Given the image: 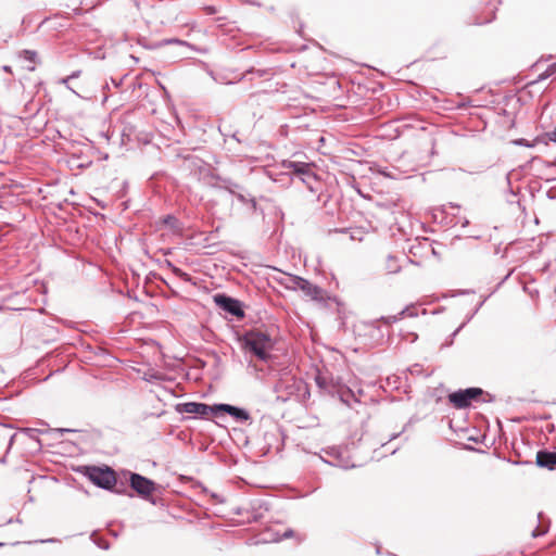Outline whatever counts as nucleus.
Wrapping results in <instances>:
<instances>
[{"label": "nucleus", "instance_id": "f257e3e1", "mask_svg": "<svg viewBox=\"0 0 556 556\" xmlns=\"http://www.w3.org/2000/svg\"><path fill=\"white\" fill-rule=\"evenodd\" d=\"M242 346L260 361L266 362L270 357L269 351L273 348V341L268 333L260 330H251L243 336Z\"/></svg>", "mask_w": 556, "mask_h": 556}, {"label": "nucleus", "instance_id": "f03ea898", "mask_svg": "<svg viewBox=\"0 0 556 556\" xmlns=\"http://www.w3.org/2000/svg\"><path fill=\"white\" fill-rule=\"evenodd\" d=\"M84 475L98 488L112 490L116 484L115 471L108 467L86 466Z\"/></svg>", "mask_w": 556, "mask_h": 556}, {"label": "nucleus", "instance_id": "7ed1b4c3", "mask_svg": "<svg viewBox=\"0 0 556 556\" xmlns=\"http://www.w3.org/2000/svg\"><path fill=\"white\" fill-rule=\"evenodd\" d=\"M482 394L483 390L480 388H467L450 393L448 401L456 408H466L471 401L477 400Z\"/></svg>", "mask_w": 556, "mask_h": 556}, {"label": "nucleus", "instance_id": "20e7f679", "mask_svg": "<svg viewBox=\"0 0 556 556\" xmlns=\"http://www.w3.org/2000/svg\"><path fill=\"white\" fill-rule=\"evenodd\" d=\"M214 303L228 313L229 315L237 317V318H243L244 317V311L242 302L239 300L231 298L225 293H217L214 295Z\"/></svg>", "mask_w": 556, "mask_h": 556}, {"label": "nucleus", "instance_id": "39448f33", "mask_svg": "<svg viewBox=\"0 0 556 556\" xmlns=\"http://www.w3.org/2000/svg\"><path fill=\"white\" fill-rule=\"evenodd\" d=\"M176 412L197 415L201 418H207L211 414L217 415L215 404L208 405L200 402L179 403L176 405Z\"/></svg>", "mask_w": 556, "mask_h": 556}, {"label": "nucleus", "instance_id": "423d86ee", "mask_svg": "<svg viewBox=\"0 0 556 556\" xmlns=\"http://www.w3.org/2000/svg\"><path fill=\"white\" fill-rule=\"evenodd\" d=\"M129 484L143 498H148L156 489L154 481L136 472L129 473Z\"/></svg>", "mask_w": 556, "mask_h": 556}, {"label": "nucleus", "instance_id": "0eeeda50", "mask_svg": "<svg viewBox=\"0 0 556 556\" xmlns=\"http://www.w3.org/2000/svg\"><path fill=\"white\" fill-rule=\"evenodd\" d=\"M321 452H324L326 455L331 457V460H326L320 456V458L325 463H327L331 466L343 468V469H349V468L355 467L354 464H351L350 460L346 457H344L343 450L339 446H331V447L323 448Z\"/></svg>", "mask_w": 556, "mask_h": 556}, {"label": "nucleus", "instance_id": "6e6552de", "mask_svg": "<svg viewBox=\"0 0 556 556\" xmlns=\"http://www.w3.org/2000/svg\"><path fill=\"white\" fill-rule=\"evenodd\" d=\"M298 287L299 290L302 291L304 295L311 300L316 302H325L326 291L323 288L312 283L307 279L303 278V280H298Z\"/></svg>", "mask_w": 556, "mask_h": 556}, {"label": "nucleus", "instance_id": "1a4fd4ad", "mask_svg": "<svg viewBox=\"0 0 556 556\" xmlns=\"http://www.w3.org/2000/svg\"><path fill=\"white\" fill-rule=\"evenodd\" d=\"M215 409L217 414L226 413L238 422H245L251 419L250 413L247 409L230 404H215Z\"/></svg>", "mask_w": 556, "mask_h": 556}, {"label": "nucleus", "instance_id": "9d476101", "mask_svg": "<svg viewBox=\"0 0 556 556\" xmlns=\"http://www.w3.org/2000/svg\"><path fill=\"white\" fill-rule=\"evenodd\" d=\"M536 465L542 468L553 470L556 468V452L546 450L539 451L536 454Z\"/></svg>", "mask_w": 556, "mask_h": 556}, {"label": "nucleus", "instance_id": "9b49d317", "mask_svg": "<svg viewBox=\"0 0 556 556\" xmlns=\"http://www.w3.org/2000/svg\"><path fill=\"white\" fill-rule=\"evenodd\" d=\"M216 179L218 182L213 185L214 188L227 190L233 195L237 191L243 189L241 185L235 182L230 178L217 176Z\"/></svg>", "mask_w": 556, "mask_h": 556}, {"label": "nucleus", "instance_id": "f8f14e48", "mask_svg": "<svg viewBox=\"0 0 556 556\" xmlns=\"http://www.w3.org/2000/svg\"><path fill=\"white\" fill-rule=\"evenodd\" d=\"M308 166V163L294 161H283L281 164V167L286 170V173L294 177H298V175H300V172L306 170Z\"/></svg>", "mask_w": 556, "mask_h": 556}, {"label": "nucleus", "instance_id": "ddd939ff", "mask_svg": "<svg viewBox=\"0 0 556 556\" xmlns=\"http://www.w3.org/2000/svg\"><path fill=\"white\" fill-rule=\"evenodd\" d=\"M303 184H305L311 190L313 189V182L316 181V175L314 174L311 165L304 172H300L298 177Z\"/></svg>", "mask_w": 556, "mask_h": 556}, {"label": "nucleus", "instance_id": "4468645a", "mask_svg": "<svg viewBox=\"0 0 556 556\" xmlns=\"http://www.w3.org/2000/svg\"><path fill=\"white\" fill-rule=\"evenodd\" d=\"M20 58H22L23 60L29 62L31 65L27 66V70L28 71H34L35 70V64L37 63V60H38V54L36 51L34 50H22L20 52Z\"/></svg>", "mask_w": 556, "mask_h": 556}, {"label": "nucleus", "instance_id": "2eb2a0df", "mask_svg": "<svg viewBox=\"0 0 556 556\" xmlns=\"http://www.w3.org/2000/svg\"><path fill=\"white\" fill-rule=\"evenodd\" d=\"M386 270L389 274H397L401 270L399 258L394 255H389L386 262Z\"/></svg>", "mask_w": 556, "mask_h": 556}, {"label": "nucleus", "instance_id": "dca6fc26", "mask_svg": "<svg viewBox=\"0 0 556 556\" xmlns=\"http://www.w3.org/2000/svg\"><path fill=\"white\" fill-rule=\"evenodd\" d=\"M235 197H236V198L238 199V201H240L241 203H243V204L249 203V204H251V207H252L253 210H255V208H256V201H255V199H254L253 197H251L250 194H245V193L243 192V189H242V190L237 191V192L235 193Z\"/></svg>", "mask_w": 556, "mask_h": 556}, {"label": "nucleus", "instance_id": "f3484780", "mask_svg": "<svg viewBox=\"0 0 556 556\" xmlns=\"http://www.w3.org/2000/svg\"><path fill=\"white\" fill-rule=\"evenodd\" d=\"M298 280H303V278L300 276L288 275L283 280H281V283L290 290H299Z\"/></svg>", "mask_w": 556, "mask_h": 556}, {"label": "nucleus", "instance_id": "a211bd4d", "mask_svg": "<svg viewBox=\"0 0 556 556\" xmlns=\"http://www.w3.org/2000/svg\"><path fill=\"white\" fill-rule=\"evenodd\" d=\"M185 163L188 166H194V167L199 168L200 170L206 169V164L202 160L194 157V156H187L185 159Z\"/></svg>", "mask_w": 556, "mask_h": 556}, {"label": "nucleus", "instance_id": "6ab92c4d", "mask_svg": "<svg viewBox=\"0 0 556 556\" xmlns=\"http://www.w3.org/2000/svg\"><path fill=\"white\" fill-rule=\"evenodd\" d=\"M167 266L172 269V271L174 273V275L180 279H182L184 281H190L191 280V277L189 274L185 273L182 269H180L179 267L173 265L172 263H167Z\"/></svg>", "mask_w": 556, "mask_h": 556}, {"label": "nucleus", "instance_id": "aec40b11", "mask_svg": "<svg viewBox=\"0 0 556 556\" xmlns=\"http://www.w3.org/2000/svg\"><path fill=\"white\" fill-rule=\"evenodd\" d=\"M408 313V307L402 309L399 314L396 315H392V316H388V317H381V320L384 323V324H392V323H396L397 320H400L404 315H406Z\"/></svg>", "mask_w": 556, "mask_h": 556}, {"label": "nucleus", "instance_id": "412c9836", "mask_svg": "<svg viewBox=\"0 0 556 556\" xmlns=\"http://www.w3.org/2000/svg\"><path fill=\"white\" fill-rule=\"evenodd\" d=\"M268 73L267 70H254V68H251L249 71H247L242 77L240 78V80H245L249 78V76H257V77H263L265 76L266 74Z\"/></svg>", "mask_w": 556, "mask_h": 556}, {"label": "nucleus", "instance_id": "4be33fe9", "mask_svg": "<svg viewBox=\"0 0 556 556\" xmlns=\"http://www.w3.org/2000/svg\"><path fill=\"white\" fill-rule=\"evenodd\" d=\"M554 74H556V62L548 65L547 68L542 74L539 75L538 81L544 80Z\"/></svg>", "mask_w": 556, "mask_h": 556}, {"label": "nucleus", "instance_id": "5701e85b", "mask_svg": "<svg viewBox=\"0 0 556 556\" xmlns=\"http://www.w3.org/2000/svg\"><path fill=\"white\" fill-rule=\"evenodd\" d=\"M16 437L15 433L9 435L5 428H0V440L1 441H5V440H9L8 442V448H7V453L9 452V450L11 448L12 444H13V441H14V438Z\"/></svg>", "mask_w": 556, "mask_h": 556}, {"label": "nucleus", "instance_id": "b1692460", "mask_svg": "<svg viewBox=\"0 0 556 556\" xmlns=\"http://www.w3.org/2000/svg\"><path fill=\"white\" fill-rule=\"evenodd\" d=\"M545 532H546V529H541L540 527H538V528H535V529L532 531V536H533V538H538V536L543 535Z\"/></svg>", "mask_w": 556, "mask_h": 556}, {"label": "nucleus", "instance_id": "393cba45", "mask_svg": "<svg viewBox=\"0 0 556 556\" xmlns=\"http://www.w3.org/2000/svg\"><path fill=\"white\" fill-rule=\"evenodd\" d=\"M70 81H71V79H70V77H68V76H67V77H64V78H62V79L60 80V83H61V84L65 85V86H66V88H68L71 91H73L75 94H77V96H78V93L70 87V85H68V83H70Z\"/></svg>", "mask_w": 556, "mask_h": 556}, {"label": "nucleus", "instance_id": "a878e982", "mask_svg": "<svg viewBox=\"0 0 556 556\" xmlns=\"http://www.w3.org/2000/svg\"><path fill=\"white\" fill-rule=\"evenodd\" d=\"M547 137L551 141L556 142V128L547 132Z\"/></svg>", "mask_w": 556, "mask_h": 556}, {"label": "nucleus", "instance_id": "bb28decb", "mask_svg": "<svg viewBox=\"0 0 556 556\" xmlns=\"http://www.w3.org/2000/svg\"><path fill=\"white\" fill-rule=\"evenodd\" d=\"M97 545H98L100 548H102V549H109V547H110V546H109V543H108V542H105V541H103V540L98 541V542H97Z\"/></svg>", "mask_w": 556, "mask_h": 556}, {"label": "nucleus", "instance_id": "cd10ccee", "mask_svg": "<svg viewBox=\"0 0 556 556\" xmlns=\"http://www.w3.org/2000/svg\"><path fill=\"white\" fill-rule=\"evenodd\" d=\"M164 43H177V45H185V41L180 40V39H168V40H164Z\"/></svg>", "mask_w": 556, "mask_h": 556}, {"label": "nucleus", "instance_id": "c85d7f7f", "mask_svg": "<svg viewBox=\"0 0 556 556\" xmlns=\"http://www.w3.org/2000/svg\"><path fill=\"white\" fill-rule=\"evenodd\" d=\"M515 143L519 146L532 147V144H530L526 139H518L515 141Z\"/></svg>", "mask_w": 556, "mask_h": 556}, {"label": "nucleus", "instance_id": "c756f323", "mask_svg": "<svg viewBox=\"0 0 556 556\" xmlns=\"http://www.w3.org/2000/svg\"><path fill=\"white\" fill-rule=\"evenodd\" d=\"M80 71H75L71 75H68L70 79L78 78L80 76Z\"/></svg>", "mask_w": 556, "mask_h": 556}, {"label": "nucleus", "instance_id": "7c9ffc66", "mask_svg": "<svg viewBox=\"0 0 556 556\" xmlns=\"http://www.w3.org/2000/svg\"><path fill=\"white\" fill-rule=\"evenodd\" d=\"M111 83L114 85V87L118 88L122 85L123 79L116 80L114 78H111Z\"/></svg>", "mask_w": 556, "mask_h": 556}, {"label": "nucleus", "instance_id": "2f4dec72", "mask_svg": "<svg viewBox=\"0 0 556 556\" xmlns=\"http://www.w3.org/2000/svg\"><path fill=\"white\" fill-rule=\"evenodd\" d=\"M292 534H293V531H292V530H287V531L283 533L282 538H283V539H288V538L292 536Z\"/></svg>", "mask_w": 556, "mask_h": 556}, {"label": "nucleus", "instance_id": "473e14b6", "mask_svg": "<svg viewBox=\"0 0 556 556\" xmlns=\"http://www.w3.org/2000/svg\"><path fill=\"white\" fill-rule=\"evenodd\" d=\"M2 70H3L4 72H7V73H11V66H9V65H4V66L2 67Z\"/></svg>", "mask_w": 556, "mask_h": 556}, {"label": "nucleus", "instance_id": "72a5a7b5", "mask_svg": "<svg viewBox=\"0 0 556 556\" xmlns=\"http://www.w3.org/2000/svg\"><path fill=\"white\" fill-rule=\"evenodd\" d=\"M56 541H58L56 539H48V540H42L40 542L41 543H46V542L52 543V542H56Z\"/></svg>", "mask_w": 556, "mask_h": 556}, {"label": "nucleus", "instance_id": "f704fd0d", "mask_svg": "<svg viewBox=\"0 0 556 556\" xmlns=\"http://www.w3.org/2000/svg\"><path fill=\"white\" fill-rule=\"evenodd\" d=\"M170 219H174V217L168 216V217L166 218V222H167V223H170Z\"/></svg>", "mask_w": 556, "mask_h": 556}, {"label": "nucleus", "instance_id": "c9c22d12", "mask_svg": "<svg viewBox=\"0 0 556 556\" xmlns=\"http://www.w3.org/2000/svg\"><path fill=\"white\" fill-rule=\"evenodd\" d=\"M170 219H174V217L168 216V217L166 218V222H167V223H170Z\"/></svg>", "mask_w": 556, "mask_h": 556}, {"label": "nucleus", "instance_id": "e433bc0d", "mask_svg": "<svg viewBox=\"0 0 556 556\" xmlns=\"http://www.w3.org/2000/svg\"><path fill=\"white\" fill-rule=\"evenodd\" d=\"M460 328H462V326H460L458 329H456V330H455V332L453 333V336H456V334L458 333V331H459V329H460Z\"/></svg>", "mask_w": 556, "mask_h": 556}, {"label": "nucleus", "instance_id": "4c0bfd02", "mask_svg": "<svg viewBox=\"0 0 556 556\" xmlns=\"http://www.w3.org/2000/svg\"><path fill=\"white\" fill-rule=\"evenodd\" d=\"M482 303H483V302L479 303V306H477V307H476V311H479V309H480V306H482Z\"/></svg>", "mask_w": 556, "mask_h": 556}, {"label": "nucleus", "instance_id": "58836bf2", "mask_svg": "<svg viewBox=\"0 0 556 556\" xmlns=\"http://www.w3.org/2000/svg\"><path fill=\"white\" fill-rule=\"evenodd\" d=\"M482 303H483V302L479 303V306H477V307H476V311H479V309H480V306H482Z\"/></svg>", "mask_w": 556, "mask_h": 556}, {"label": "nucleus", "instance_id": "ea45409f", "mask_svg": "<svg viewBox=\"0 0 556 556\" xmlns=\"http://www.w3.org/2000/svg\"><path fill=\"white\" fill-rule=\"evenodd\" d=\"M482 303H483V302L479 303V306H477V307H476V311H479V309H480V306H482Z\"/></svg>", "mask_w": 556, "mask_h": 556}, {"label": "nucleus", "instance_id": "a19ab883", "mask_svg": "<svg viewBox=\"0 0 556 556\" xmlns=\"http://www.w3.org/2000/svg\"><path fill=\"white\" fill-rule=\"evenodd\" d=\"M254 97H256V93L250 94V100L253 99Z\"/></svg>", "mask_w": 556, "mask_h": 556}, {"label": "nucleus", "instance_id": "79ce46f5", "mask_svg": "<svg viewBox=\"0 0 556 556\" xmlns=\"http://www.w3.org/2000/svg\"><path fill=\"white\" fill-rule=\"evenodd\" d=\"M397 435H399V434H393V435L390 438V440L395 439Z\"/></svg>", "mask_w": 556, "mask_h": 556}, {"label": "nucleus", "instance_id": "37998d69", "mask_svg": "<svg viewBox=\"0 0 556 556\" xmlns=\"http://www.w3.org/2000/svg\"><path fill=\"white\" fill-rule=\"evenodd\" d=\"M538 518H539V520L541 521L542 513H540V514L538 515Z\"/></svg>", "mask_w": 556, "mask_h": 556}, {"label": "nucleus", "instance_id": "c03bdc74", "mask_svg": "<svg viewBox=\"0 0 556 556\" xmlns=\"http://www.w3.org/2000/svg\"><path fill=\"white\" fill-rule=\"evenodd\" d=\"M395 451H396V448H393V450H391V452H390V453H391V454H394V453H395Z\"/></svg>", "mask_w": 556, "mask_h": 556}, {"label": "nucleus", "instance_id": "a18cd8bd", "mask_svg": "<svg viewBox=\"0 0 556 556\" xmlns=\"http://www.w3.org/2000/svg\"><path fill=\"white\" fill-rule=\"evenodd\" d=\"M61 431L68 432V431H71V430H70V429H62Z\"/></svg>", "mask_w": 556, "mask_h": 556}, {"label": "nucleus", "instance_id": "49530a36", "mask_svg": "<svg viewBox=\"0 0 556 556\" xmlns=\"http://www.w3.org/2000/svg\"><path fill=\"white\" fill-rule=\"evenodd\" d=\"M2 545H3V544H2V543H0V546H2Z\"/></svg>", "mask_w": 556, "mask_h": 556}]
</instances>
